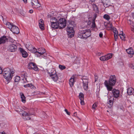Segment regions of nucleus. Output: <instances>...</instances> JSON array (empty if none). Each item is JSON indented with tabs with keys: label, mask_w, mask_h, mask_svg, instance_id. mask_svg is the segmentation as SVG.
Returning a JSON list of instances; mask_svg holds the SVG:
<instances>
[{
	"label": "nucleus",
	"mask_w": 134,
	"mask_h": 134,
	"mask_svg": "<svg viewBox=\"0 0 134 134\" xmlns=\"http://www.w3.org/2000/svg\"><path fill=\"white\" fill-rule=\"evenodd\" d=\"M28 68L29 69H33L36 71L38 70V68L36 64L33 62L30 63L29 64Z\"/></svg>",
	"instance_id": "9"
},
{
	"label": "nucleus",
	"mask_w": 134,
	"mask_h": 134,
	"mask_svg": "<svg viewBox=\"0 0 134 134\" xmlns=\"http://www.w3.org/2000/svg\"><path fill=\"white\" fill-rule=\"evenodd\" d=\"M11 27L10 30L14 33L18 34L19 32V29L18 27L15 25H14Z\"/></svg>",
	"instance_id": "11"
},
{
	"label": "nucleus",
	"mask_w": 134,
	"mask_h": 134,
	"mask_svg": "<svg viewBox=\"0 0 134 134\" xmlns=\"http://www.w3.org/2000/svg\"><path fill=\"white\" fill-rule=\"evenodd\" d=\"M127 53L129 55V57L131 58L134 55V52L132 48H130L126 50Z\"/></svg>",
	"instance_id": "12"
},
{
	"label": "nucleus",
	"mask_w": 134,
	"mask_h": 134,
	"mask_svg": "<svg viewBox=\"0 0 134 134\" xmlns=\"http://www.w3.org/2000/svg\"><path fill=\"white\" fill-rule=\"evenodd\" d=\"M79 98L80 100V104L81 105H84V94L82 93H80L79 96Z\"/></svg>",
	"instance_id": "15"
},
{
	"label": "nucleus",
	"mask_w": 134,
	"mask_h": 134,
	"mask_svg": "<svg viewBox=\"0 0 134 134\" xmlns=\"http://www.w3.org/2000/svg\"><path fill=\"white\" fill-rule=\"evenodd\" d=\"M97 17V15L96 14H94V16L92 20H95L96 19Z\"/></svg>",
	"instance_id": "40"
},
{
	"label": "nucleus",
	"mask_w": 134,
	"mask_h": 134,
	"mask_svg": "<svg viewBox=\"0 0 134 134\" xmlns=\"http://www.w3.org/2000/svg\"><path fill=\"white\" fill-rule=\"evenodd\" d=\"M121 33L119 34V35L121 39L124 40V39L125 38V35L124 34H123V32L122 31Z\"/></svg>",
	"instance_id": "28"
},
{
	"label": "nucleus",
	"mask_w": 134,
	"mask_h": 134,
	"mask_svg": "<svg viewBox=\"0 0 134 134\" xmlns=\"http://www.w3.org/2000/svg\"><path fill=\"white\" fill-rule=\"evenodd\" d=\"M14 73V69L9 68L4 69L3 70L0 68V74L2 73L4 77L7 81H10L12 79Z\"/></svg>",
	"instance_id": "2"
},
{
	"label": "nucleus",
	"mask_w": 134,
	"mask_h": 134,
	"mask_svg": "<svg viewBox=\"0 0 134 134\" xmlns=\"http://www.w3.org/2000/svg\"><path fill=\"white\" fill-rule=\"evenodd\" d=\"M31 3H32V6L34 7V5H36L35 3L36 4L38 3V0H32Z\"/></svg>",
	"instance_id": "29"
},
{
	"label": "nucleus",
	"mask_w": 134,
	"mask_h": 134,
	"mask_svg": "<svg viewBox=\"0 0 134 134\" xmlns=\"http://www.w3.org/2000/svg\"><path fill=\"white\" fill-rule=\"evenodd\" d=\"M39 27L42 30H44V22L43 20L42 19H41L39 21Z\"/></svg>",
	"instance_id": "16"
},
{
	"label": "nucleus",
	"mask_w": 134,
	"mask_h": 134,
	"mask_svg": "<svg viewBox=\"0 0 134 134\" xmlns=\"http://www.w3.org/2000/svg\"><path fill=\"white\" fill-rule=\"evenodd\" d=\"M84 34V30H80L78 34V37L81 38H84L83 35Z\"/></svg>",
	"instance_id": "23"
},
{
	"label": "nucleus",
	"mask_w": 134,
	"mask_h": 134,
	"mask_svg": "<svg viewBox=\"0 0 134 134\" xmlns=\"http://www.w3.org/2000/svg\"><path fill=\"white\" fill-rule=\"evenodd\" d=\"M20 50L22 54L23 57L26 58L27 57L28 55V54L24 49L21 48H20Z\"/></svg>",
	"instance_id": "17"
},
{
	"label": "nucleus",
	"mask_w": 134,
	"mask_h": 134,
	"mask_svg": "<svg viewBox=\"0 0 134 134\" xmlns=\"http://www.w3.org/2000/svg\"><path fill=\"white\" fill-rule=\"evenodd\" d=\"M59 68L61 70H64L66 68V67L64 65H60L59 66Z\"/></svg>",
	"instance_id": "34"
},
{
	"label": "nucleus",
	"mask_w": 134,
	"mask_h": 134,
	"mask_svg": "<svg viewBox=\"0 0 134 134\" xmlns=\"http://www.w3.org/2000/svg\"><path fill=\"white\" fill-rule=\"evenodd\" d=\"M67 24L68 27H74L75 25V23L74 21L70 20L68 21Z\"/></svg>",
	"instance_id": "18"
},
{
	"label": "nucleus",
	"mask_w": 134,
	"mask_h": 134,
	"mask_svg": "<svg viewBox=\"0 0 134 134\" xmlns=\"http://www.w3.org/2000/svg\"><path fill=\"white\" fill-rule=\"evenodd\" d=\"M88 80L87 79L85 80V81H84V89L85 90H87L88 89Z\"/></svg>",
	"instance_id": "24"
},
{
	"label": "nucleus",
	"mask_w": 134,
	"mask_h": 134,
	"mask_svg": "<svg viewBox=\"0 0 134 134\" xmlns=\"http://www.w3.org/2000/svg\"><path fill=\"white\" fill-rule=\"evenodd\" d=\"M73 116L75 117L77 116V113L76 112H75L73 114Z\"/></svg>",
	"instance_id": "48"
},
{
	"label": "nucleus",
	"mask_w": 134,
	"mask_h": 134,
	"mask_svg": "<svg viewBox=\"0 0 134 134\" xmlns=\"http://www.w3.org/2000/svg\"><path fill=\"white\" fill-rule=\"evenodd\" d=\"M107 111L108 112V110H107Z\"/></svg>",
	"instance_id": "59"
},
{
	"label": "nucleus",
	"mask_w": 134,
	"mask_h": 134,
	"mask_svg": "<svg viewBox=\"0 0 134 134\" xmlns=\"http://www.w3.org/2000/svg\"><path fill=\"white\" fill-rule=\"evenodd\" d=\"M98 79V77L97 76H95V81L94 82H96Z\"/></svg>",
	"instance_id": "43"
},
{
	"label": "nucleus",
	"mask_w": 134,
	"mask_h": 134,
	"mask_svg": "<svg viewBox=\"0 0 134 134\" xmlns=\"http://www.w3.org/2000/svg\"><path fill=\"white\" fill-rule=\"evenodd\" d=\"M116 79L115 75H111L108 81L105 80L104 84L108 91H111L116 82Z\"/></svg>",
	"instance_id": "3"
},
{
	"label": "nucleus",
	"mask_w": 134,
	"mask_h": 134,
	"mask_svg": "<svg viewBox=\"0 0 134 134\" xmlns=\"http://www.w3.org/2000/svg\"><path fill=\"white\" fill-rule=\"evenodd\" d=\"M64 111L68 115H70V113L68 111V110L67 109H65L64 110Z\"/></svg>",
	"instance_id": "41"
},
{
	"label": "nucleus",
	"mask_w": 134,
	"mask_h": 134,
	"mask_svg": "<svg viewBox=\"0 0 134 134\" xmlns=\"http://www.w3.org/2000/svg\"><path fill=\"white\" fill-rule=\"evenodd\" d=\"M103 5L105 7H108V6L106 3H104L103 4Z\"/></svg>",
	"instance_id": "46"
},
{
	"label": "nucleus",
	"mask_w": 134,
	"mask_h": 134,
	"mask_svg": "<svg viewBox=\"0 0 134 134\" xmlns=\"http://www.w3.org/2000/svg\"><path fill=\"white\" fill-rule=\"evenodd\" d=\"M82 84H83V86H84V81H83L82 82Z\"/></svg>",
	"instance_id": "57"
},
{
	"label": "nucleus",
	"mask_w": 134,
	"mask_h": 134,
	"mask_svg": "<svg viewBox=\"0 0 134 134\" xmlns=\"http://www.w3.org/2000/svg\"><path fill=\"white\" fill-rule=\"evenodd\" d=\"M29 12L30 13H32L33 12V10L32 9H31L29 10Z\"/></svg>",
	"instance_id": "47"
},
{
	"label": "nucleus",
	"mask_w": 134,
	"mask_h": 134,
	"mask_svg": "<svg viewBox=\"0 0 134 134\" xmlns=\"http://www.w3.org/2000/svg\"><path fill=\"white\" fill-rule=\"evenodd\" d=\"M111 91L113 97L118 98L120 97V93L119 90L114 88Z\"/></svg>",
	"instance_id": "7"
},
{
	"label": "nucleus",
	"mask_w": 134,
	"mask_h": 134,
	"mask_svg": "<svg viewBox=\"0 0 134 134\" xmlns=\"http://www.w3.org/2000/svg\"><path fill=\"white\" fill-rule=\"evenodd\" d=\"M20 80V77L18 76H16L15 77L14 81L15 82H19Z\"/></svg>",
	"instance_id": "32"
},
{
	"label": "nucleus",
	"mask_w": 134,
	"mask_h": 134,
	"mask_svg": "<svg viewBox=\"0 0 134 134\" xmlns=\"http://www.w3.org/2000/svg\"><path fill=\"white\" fill-rule=\"evenodd\" d=\"M94 10L97 13H98L99 12L98 8L96 6L94 7Z\"/></svg>",
	"instance_id": "38"
},
{
	"label": "nucleus",
	"mask_w": 134,
	"mask_h": 134,
	"mask_svg": "<svg viewBox=\"0 0 134 134\" xmlns=\"http://www.w3.org/2000/svg\"><path fill=\"white\" fill-rule=\"evenodd\" d=\"M84 38L86 39L89 37L91 34V32L90 30L89 29H86L84 31Z\"/></svg>",
	"instance_id": "14"
},
{
	"label": "nucleus",
	"mask_w": 134,
	"mask_h": 134,
	"mask_svg": "<svg viewBox=\"0 0 134 134\" xmlns=\"http://www.w3.org/2000/svg\"><path fill=\"white\" fill-rule=\"evenodd\" d=\"M56 73V71L54 70L53 72H48V74H49L50 76L54 81L55 82L57 81L58 79V77Z\"/></svg>",
	"instance_id": "5"
},
{
	"label": "nucleus",
	"mask_w": 134,
	"mask_h": 134,
	"mask_svg": "<svg viewBox=\"0 0 134 134\" xmlns=\"http://www.w3.org/2000/svg\"><path fill=\"white\" fill-rule=\"evenodd\" d=\"M16 111L18 112L19 113L21 114L22 113H23L24 111L21 109L19 108L16 110Z\"/></svg>",
	"instance_id": "33"
},
{
	"label": "nucleus",
	"mask_w": 134,
	"mask_h": 134,
	"mask_svg": "<svg viewBox=\"0 0 134 134\" xmlns=\"http://www.w3.org/2000/svg\"><path fill=\"white\" fill-rule=\"evenodd\" d=\"M8 41V38L5 36H3L0 38V44H4Z\"/></svg>",
	"instance_id": "13"
},
{
	"label": "nucleus",
	"mask_w": 134,
	"mask_h": 134,
	"mask_svg": "<svg viewBox=\"0 0 134 134\" xmlns=\"http://www.w3.org/2000/svg\"><path fill=\"white\" fill-rule=\"evenodd\" d=\"M6 25L8 26V27L9 28L11 29V27H12V26H13L14 25L12 23H10L9 22H7L6 23Z\"/></svg>",
	"instance_id": "30"
},
{
	"label": "nucleus",
	"mask_w": 134,
	"mask_h": 134,
	"mask_svg": "<svg viewBox=\"0 0 134 134\" xmlns=\"http://www.w3.org/2000/svg\"><path fill=\"white\" fill-rule=\"evenodd\" d=\"M103 34L102 32H100L99 33V36L100 37L102 38V37Z\"/></svg>",
	"instance_id": "42"
},
{
	"label": "nucleus",
	"mask_w": 134,
	"mask_h": 134,
	"mask_svg": "<svg viewBox=\"0 0 134 134\" xmlns=\"http://www.w3.org/2000/svg\"><path fill=\"white\" fill-rule=\"evenodd\" d=\"M28 49L29 51H31L33 53H37V50L34 47H32L31 48L29 47Z\"/></svg>",
	"instance_id": "25"
},
{
	"label": "nucleus",
	"mask_w": 134,
	"mask_h": 134,
	"mask_svg": "<svg viewBox=\"0 0 134 134\" xmlns=\"http://www.w3.org/2000/svg\"><path fill=\"white\" fill-rule=\"evenodd\" d=\"M101 54H102V53H100L99 52H98L97 53V55H98V56H100L101 55Z\"/></svg>",
	"instance_id": "45"
},
{
	"label": "nucleus",
	"mask_w": 134,
	"mask_h": 134,
	"mask_svg": "<svg viewBox=\"0 0 134 134\" xmlns=\"http://www.w3.org/2000/svg\"><path fill=\"white\" fill-rule=\"evenodd\" d=\"M46 52L45 49L43 48H39L37 49V53H36V54L37 57H39L40 58H41L40 57H42L43 58H44L46 57L45 55H43Z\"/></svg>",
	"instance_id": "4"
},
{
	"label": "nucleus",
	"mask_w": 134,
	"mask_h": 134,
	"mask_svg": "<svg viewBox=\"0 0 134 134\" xmlns=\"http://www.w3.org/2000/svg\"><path fill=\"white\" fill-rule=\"evenodd\" d=\"M40 7V5L39 4V5H38V4H36V6L34 7V8H38V7Z\"/></svg>",
	"instance_id": "44"
},
{
	"label": "nucleus",
	"mask_w": 134,
	"mask_h": 134,
	"mask_svg": "<svg viewBox=\"0 0 134 134\" xmlns=\"http://www.w3.org/2000/svg\"><path fill=\"white\" fill-rule=\"evenodd\" d=\"M90 1L92 2H93L95 0H90Z\"/></svg>",
	"instance_id": "56"
},
{
	"label": "nucleus",
	"mask_w": 134,
	"mask_h": 134,
	"mask_svg": "<svg viewBox=\"0 0 134 134\" xmlns=\"http://www.w3.org/2000/svg\"><path fill=\"white\" fill-rule=\"evenodd\" d=\"M66 30L68 35H69L71 33H73L74 31L73 27H68Z\"/></svg>",
	"instance_id": "21"
},
{
	"label": "nucleus",
	"mask_w": 134,
	"mask_h": 134,
	"mask_svg": "<svg viewBox=\"0 0 134 134\" xmlns=\"http://www.w3.org/2000/svg\"><path fill=\"white\" fill-rule=\"evenodd\" d=\"M71 35H70V37H72L74 36V34H73V33H71Z\"/></svg>",
	"instance_id": "51"
},
{
	"label": "nucleus",
	"mask_w": 134,
	"mask_h": 134,
	"mask_svg": "<svg viewBox=\"0 0 134 134\" xmlns=\"http://www.w3.org/2000/svg\"><path fill=\"white\" fill-rule=\"evenodd\" d=\"M113 56L112 53H109L104 56L101 57L100 58V59L102 61L107 60L111 58Z\"/></svg>",
	"instance_id": "8"
},
{
	"label": "nucleus",
	"mask_w": 134,
	"mask_h": 134,
	"mask_svg": "<svg viewBox=\"0 0 134 134\" xmlns=\"http://www.w3.org/2000/svg\"><path fill=\"white\" fill-rule=\"evenodd\" d=\"M8 40L10 42L12 43H14V41H15L14 40L10 37H9L8 38Z\"/></svg>",
	"instance_id": "36"
},
{
	"label": "nucleus",
	"mask_w": 134,
	"mask_h": 134,
	"mask_svg": "<svg viewBox=\"0 0 134 134\" xmlns=\"http://www.w3.org/2000/svg\"><path fill=\"white\" fill-rule=\"evenodd\" d=\"M110 27L111 28L112 27V25L111 24H110Z\"/></svg>",
	"instance_id": "54"
},
{
	"label": "nucleus",
	"mask_w": 134,
	"mask_h": 134,
	"mask_svg": "<svg viewBox=\"0 0 134 134\" xmlns=\"http://www.w3.org/2000/svg\"><path fill=\"white\" fill-rule=\"evenodd\" d=\"M21 95V99L23 103H25L26 100H25V97L23 93L20 94Z\"/></svg>",
	"instance_id": "27"
},
{
	"label": "nucleus",
	"mask_w": 134,
	"mask_h": 134,
	"mask_svg": "<svg viewBox=\"0 0 134 134\" xmlns=\"http://www.w3.org/2000/svg\"><path fill=\"white\" fill-rule=\"evenodd\" d=\"M24 2L25 3H27V0H23Z\"/></svg>",
	"instance_id": "53"
},
{
	"label": "nucleus",
	"mask_w": 134,
	"mask_h": 134,
	"mask_svg": "<svg viewBox=\"0 0 134 134\" xmlns=\"http://www.w3.org/2000/svg\"><path fill=\"white\" fill-rule=\"evenodd\" d=\"M132 17L134 19V13H132Z\"/></svg>",
	"instance_id": "55"
},
{
	"label": "nucleus",
	"mask_w": 134,
	"mask_h": 134,
	"mask_svg": "<svg viewBox=\"0 0 134 134\" xmlns=\"http://www.w3.org/2000/svg\"><path fill=\"white\" fill-rule=\"evenodd\" d=\"M9 51L11 52H15L17 50V47L14 44H12L8 46V47Z\"/></svg>",
	"instance_id": "10"
},
{
	"label": "nucleus",
	"mask_w": 134,
	"mask_h": 134,
	"mask_svg": "<svg viewBox=\"0 0 134 134\" xmlns=\"http://www.w3.org/2000/svg\"><path fill=\"white\" fill-rule=\"evenodd\" d=\"M91 23L92 24L91 26L92 28H94L96 27L95 20H92L91 22L90 21H84V24L86 25V27H89L88 26L90 25Z\"/></svg>",
	"instance_id": "6"
},
{
	"label": "nucleus",
	"mask_w": 134,
	"mask_h": 134,
	"mask_svg": "<svg viewBox=\"0 0 134 134\" xmlns=\"http://www.w3.org/2000/svg\"><path fill=\"white\" fill-rule=\"evenodd\" d=\"M22 115L23 116H28L29 115V114H28L27 113H26V112L25 111H23V113H22Z\"/></svg>",
	"instance_id": "35"
},
{
	"label": "nucleus",
	"mask_w": 134,
	"mask_h": 134,
	"mask_svg": "<svg viewBox=\"0 0 134 134\" xmlns=\"http://www.w3.org/2000/svg\"><path fill=\"white\" fill-rule=\"evenodd\" d=\"M130 67L132 69H134V66L132 64L131 65Z\"/></svg>",
	"instance_id": "49"
},
{
	"label": "nucleus",
	"mask_w": 134,
	"mask_h": 134,
	"mask_svg": "<svg viewBox=\"0 0 134 134\" xmlns=\"http://www.w3.org/2000/svg\"><path fill=\"white\" fill-rule=\"evenodd\" d=\"M0 134H6L5 133L4 131H3L2 132H0Z\"/></svg>",
	"instance_id": "52"
},
{
	"label": "nucleus",
	"mask_w": 134,
	"mask_h": 134,
	"mask_svg": "<svg viewBox=\"0 0 134 134\" xmlns=\"http://www.w3.org/2000/svg\"><path fill=\"white\" fill-rule=\"evenodd\" d=\"M74 79V76H72L69 80V83L71 87L73 86L74 83L75 82Z\"/></svg>",
	"instance_id": "19"
},
{
	"label": "nucleus",
	"mask_w": 134,
	"mask_h": 134,
	"mask_svg": "<svg viewBox=\"0 0 134 134\" xmlns=\"http://www.w3.org/2000/svg\"><path fill=\"white\" fill-rule=\"evenodd\" d=\"M35 4H36V5H35L36 6V4H36L35 3Z\"/></svg>",
	"instance_id": "58"
},
{
	"label": "nucleus",
	"mask_w": 134,
	"mask_h": 134,
	"mask_svg": "<svg viewBox=\"0 0 134 134\" xmlns=\"http://www.w3.org/2000/svg\"><path fill=\"white\" fill-rule=\"evenodd\" d=\"M97 103L96 102L93 105L92 107L93 109H95L96 107H97Z\"/></svg>",
	"instance_id": "39"
},
{
	"label": "nucleus",
	"mask_w": 134,
	"mask_h": 134,
	"mask_svg": "<svg viewBox=\"0 0 134 134\" xmlns=\"http://www.w3.org/2000/svg\"><path fill=\"white\" fill-rule=\"evenodd\" d=\"M66 20L65 18H62L58 20L55 18L53 17L50 19L51 27L53 29H56L59 28L61 29L65 27L66 26Z\"/></svg>",
	"instance_id": "1"
},
{
	"label": "nucleus",
	"mask_w": 134,
	"mask_h": 134,
	"mask_svg": "<svg viewBox=\"0 0 134 134\" xmlns=\"http://www.w3.org/2000/svg\"><path fill=\"white\" fill-rule=\"evenodd\" d=\"M26 118V120H29L31 119L30 117L29 116Z\"/></svg>",
	"instance_id": "50"
},
{
	"label": "nucleus",
	"mask_w": 134,
	"mask_h": 134,
	"mask_svg": "<svg viewBox=\"0 0 134 134\" xmlns=\"http://www.w3.org/2000/svg\"><path fill=\"white\" fill-rule=\"evenodd\" d=\"M32 86H33L32 84H27L24 85V87L25 88H27V87H31Z\"/></svg>",
	"instance_id": "37"
},
{
	"label": "nucleus",
	"mask_w": 134,
	"mask_h": 134,
	"mask_svg": "<svg viewBox=\"0 0 134 134\" xmlns=\"http://www.w3.org/2000/svg\"><path fill=\"white\" fill-rule=\"evenodd\" d=\"M134 92V90L132 88L130 87L127 90V92L128 95H132Z\"/></svg>",
	"instance_id": "22"
},
{
	"label": "nucleus",
	"mask_w": 134,
	"mask_h": 134,
	"mask_svg": "<svg viewBox=\"0 0 134 134\" xmlns=\"http://www.w3.org/2000/svg\"><path fill=\"white\" fill-rule=\"evenodd\" d=\"M113 101L111 100H109L108 103L109 105H108V107L110 108H111L113 106Z\"/></svg>",
	"instance_id": "26"
},
{
	"label": "nucleus",
	"mask_w": 134,
	"mask_h": 134,
	"mask_svg": "<svg viewBox=\"0 0 134 134\" xmlns=\"http://www.w3.org/2000/svg\"><path fill=\"white\" fill-rule=\"evenodd\" d=\"M113 32L114 33V35L115 39V41H116V39L118 37V31L116 28H114L113 29Z\"/></svg>",
	"instance_id": "20"
},
{
	"label": "nucleus",
	"mask_w": 134,
	"mask_h": 134,
	"mask_svg": "<svg viewBox=\"0 0 134 134\" xmlns=\"http://www.w3.org/2000/svg\"><path fill=\"white\" fill-rule=\"evenodd\" d=\"M103 18L108 21L110 19V16L107 14H105L104 15Z\"/></svg>",
	"instance_id": "31"
}]
</instances>
